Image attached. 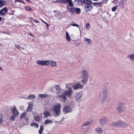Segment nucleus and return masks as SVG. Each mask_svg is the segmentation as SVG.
I'll list each match as a JSON object with an SVG mask.
<instances>
[{"mask_svg": "<svg viewBox=\"0 0 134 134\" xmlns=\"http://www.w3.org/2000/svg\"><path fill=\"white\" fill-rule=\"evenodd\" d=\"M82 77L81 81L83 84H86L88 80V71L86 70H82L81 72Z\"/></svg>", "mask_w": 134, "mask_h": 134, "instance_id": "obj_1", "label": "nucleus"}, {"mask_svg": "<svg viewBox=\"0 0 134 134\" xmlns=\"http://www.w3.org/2000/svg\"><path fill=\"white\" fill-rule=\"evenodd\" d=\"M61 105L60 104L57 103L55 104L53 107V110L57 116L59 115L60 113V108Z\"/></svg>", "mask_w": 134, "mask_h": 134, "instance_id": "obj_2", "label": "nucleus"}, {"mask_svg": "<svg viewBox=\"0 0 134 134\" xmlns=\"http://www.w3.org/2000/svg\"><path fill=\"white\" fill-rule=\"evenodd\" d=\"M69 84H67L66 85V87L68 89V90L65 91L64 94L65 96L70 97L73 91L71 87L68 86Z\"/></svg>", "mask_w": 134, "mask_h": 134, "instance_id": "obj_3", "label": "nucleus"}, {"mask_svg": "<svg viewBox=\"0 0 134 134\" xmlns=\"http://www.w3.org/2000/svg\"><path fill=\"white\" fill-rule=\"evenodd\" d=\"M99 120L100 124L102 126L105 125L107 124V120L105 117H101L99 119Z\"/></svg>", "mask_w": 134, "mask_h": 134, "instance_id": "obj_4", "label": "nucleus"}, {"mask_svg": "<svg viewBox=\"0 0 134 134\" xmlns=\"http://www.w3.org/2000/svg\"><path fill=\"white\" fill-rule=\"evenodd\" d=\"M82 95L80 92H76L75 94L74 98L75 100L77 101L82 98Z\"/></svg>", "mask_w": 134, "mask_h": 134, "instance_id": "obj_5", "label": "nucleus"}, {"mask_svg": "<svg viewBox=\"0 0 134 134\" xmlns=\"http://www.w3.org/2000/svg\"><path fill=\"white\" fill-rule=\"evenodd\" d=\"M68 11L71 13H73L75 12V8L73 5V3L69 4L68 6L67 7Z\"/></svg>", "mask_w": 134, "mask_h": 134, "instance_id": "obj_6", "label": "nucleus"}, {"mask_svg": "<svg viewBox=\"0 0 134 134\" xmlns=\"http://www.w3.org/2000/svg\"><path fill=\"white\" fill-rule=\"evenodd\" d=\"M72 108L71 107L69 106H66L63 109V112L64 114H66L68 113L71 112Z\"/></svg>", "mask_w": 134, "mask_h": 134, "instance_id": "obj_7", "label": "nucleus"}, {"mask_svg": "<svg viewBox=\"0 0 134 134\" xmlns=\"http://www.w3.org/2000/svg\"><path fill=\"white\" fill-rule=\"evenodd\" d=\"M72 87L73 89L75 90L79 89L82 88L83 87V86L80 83H77L73 85Z\"/></svg>", "mask_w": 134, "mask_h": 134, "instance_id": "obj_8", "label": "nucleus"}, {"mask_svg": "<svg viewBox=\"0 0 134 134\" xmlns=\"http://www.w3.org/2000/svg\"><path fill=\"white\" fill-rule=\"evenodd\" d=\"M8 11V9L6 7L3 8L0 11V16L4 15L7 13Z\"/></svg>", "mask_w": 134, "mask_h": 134, "instance_id": "obj_9", "label": "nucleus"}, {"mask_svg": "<svg viewBox=\"0 0 134 134\" xmlns=\"http://www.w3.org/2000/svg\"><path fill=\"white\" fill-rule=\"evenodd\" d=\"M12 111L13 115H14L15 116L19 114V112L17 111L15 107L12 109Z\"/></svg>", "mask_w": 134, "mask_h": 134, "instance_id": "obj_10", "label": "nucleus"}, {"mask_svg": "<svg viewBox=\"0 0 134 134\" xmlns=\"http://www.w3.org/2000/svg\"><path fill=\"white\" fill-rule=\"evenodd\" d=\"M55 88L57 91L56 93L57 94L60 93L62 92V89L59 85H57L55 86Z\"/></svg>", "mask_w": 134, "mask_h": 134, "instance_id": "obj_11", "label": "nucleus"}, {"mask_svg": "<svg viewBox=\"0 0 134 134\" xmlns=\"http://www.w3.org/2000/svg\"><path fill=\"white\" fill-rule=\"evenodd\" d=\"M65 39L68 42H70L71 40V38L68 32H66Z\"/></svg>", "mask_w": 134, "mask_h": 134, "instance_id": "obj_12", "label": "nucleus"}, {"mask_svg": "<svg viewBox=\"0 0 134 134\" xmlns=\"http://www.w3.org/2000/svg\"><path fill=\"white\" fill-rule=\"evenodd\" d=\"M59 3H62V2H64L65 3H68L69 5L72 3V0H62L60 1H58Z\"/></svg>", "mask_w": 134, "mask_h": 134, "instance_id": "obj_13", "label": "nucleus"}, {"mask_svg": "<svg viewBox=\"0 0 134 134\" xmlns=\"http://www.w3.org/2000/svg\"><path fill=\"white\" fill-rule=\"evenodd\" d=\"M57 98L59 99H61L62 98L65 101L66 99V97L64 94H62L58 96H57Z\"/></svg>", "mask_w": 134, "mask_h": 134, "instance_id": "obj_14", "label": "nucleus"}, {"mask_svg": "<svg viewBox=\"0 0 134 134\" xmlns=\"http://www.w3.org/2000/svg\"><path fill=\"white\" fill-rule=\"evenodd\" d=\"M91 7L88 5H85V11L87 12L91 10Z\"/></svg>", "mask_w": 134, "mask_h": 134, "instance_id": "obj_15", "label": "nucleus"}, {"mask_svg": "<svg viewBox=\"0 0 134 134\" xmlns=\"http://www.w3.org/2000/svg\"><path fill=\"white\" fill-rule=\"evenodd\" d=\"M125 104L123 102H120L118 104V107L124 108L125 107Z\"/></svg>", "mask_w": 134, "mask_h": 134, "instance_id": "obj_16", "label": "nucleus"}, {"mask_svg": "<svg viewBox=\"0 0 134 134\" xmlns=\"http://www.w3.org/2000/svg\"><path fill=\"white\" fill-rule=\"evenodd\" d=\"M42 66H48L50 64V62L48 60H43Z\"/></svg>", "mask_w": 134, "mask_h": 134, "instance_id": "obj_17", "label": "nucleus"}, {"mask_svg": "<svg viewBox=\"0 0 134 134\" xmlns=\"http://www.w3.org/2000/svg\"><path fill=\"white\" fill-rule=\"evenodd\" d=\"M43 114L45 118H47L50 115V112L48 111H46L43 113Z\"/></svg>", "mask_w": 134, "mask_h": 134, "instance_id": "obj_18", "label": "nucleus"}, {"mask_svg": "<svg viewBox=\"0 0 134 134\" xmlns=\"http://www.w3.org/2000/svg\"><path fill=\"white\" fill-rule=\"evenodd\" d=\"M108 98V94H102V99L103 100H107Z\"/></svg>", "mask_w": 134, "mask_h": 134, "instance_id": "obj_19", "label": "nucleus"}, {"mask_svg": "<svg viewBox=\"0 0 134 134\" xmlns=\"http://www.w3.org/2000/svg\"><path fill=\"white\" fill-rule=\"evenodd\" d=\"M123 108L117 107L116 108V110L120 113H122L124 112V110Z\"/></svg>", "mask_w": 134, "mask_h": 134, "instance_id": "obj_20", "label": "nucleus"}, {"mask_svg": "<svg viewBox=\"0 0 134 134\" xmlns=\"http://www.w3.org/2000/svg\"><path fill=\"white\" fill-rule=\"evenodd\" d=\"M34 119L36 121H40L42 119L41 117L38 116H35L34 117Z\"/></svg>", "mask_w": 134, "mask_h": 134, "instance_id": "obj_21", "label": "nucleus"}, {"mask_svg": "<svg viewBox=\"0 0 134 134\" xmlns=\"http://www.w3.org/2000/svg\"><path fill=\"white\" fill-rule=\"evenodd\" d=\"M128 126V125L126 123L121 121L120 127H127Z\"/></svg>", "mask_w": 134, "mask_h": 134, "instance_id": "obj_22", "label": "nucleus"}, {"mask_svg": "<svg viewBox=\"0 0 134 134\" xmlns=\"http://www.w3.org/2000/svg\"><path fill=\"white\" fill-rule=\"evenodd\" d=\"M6 1L4 0H0V7H2L5 4Z\"/></svg>", "mask_w": 134, "mask_h": 134, "instance_id": "obj_23", "label": "nucleus"}, {"mask_svg": "<svg viewBox=\"0 0 134 134\" xmlns=\"http://www.w3.org/2000/svg\"><path fill=\"white\" fill-rule=\"evenodd\" d=\"M84 40L85 41L87 42V44H90L92 42L91 40L86 38H85Z\"/></svg>", "mask_w": 134, "mask_h": 134, "instance_id": "obj_24", "label": "nucleus"}, {"mask_svg": "<svg viewBox=\"0 0 134 134\" xmlns=\"http://www.w3.org/2000/svg\"><path fill=\"white\" fill-rule=\"evenodd\" d=\"M53 121L51 120L47 119L46 120L44 124H51L53 123Z\"/></svg>", "mask_w": 134, "mask_h": 134, "instance_id": "obj_25", "label": "nucleus"}, {"mask_svg": "<svg viewBox=\"0 0 134 134\" xmlns=\"http://www.w3.org/2000/svg\"><path fill=\"white\" fill-rule=\"evenodd\" d=\"M95 130L100 133L102 132V131L100 127L97 128L95 129Z\"/></svg>", "mask_w": 134, "mask_h": 134, "instance_id": "obj_26", "label": "nucleus"}, {"mask_svg": "<svg viewBox=\"0 0 134 134\" xmlns=\"http://www.w3.org/2000/svg\"><path fill=\"white\" fill-rule=\"evenodd\" d=\"M76 12L77 14H79L81 12V10L79 8H75V12Z\"/></svg>", "mask_w": 134, "mask_h": 134, "instance_id": "obj_27", "label": "nucleus"}, {"mask_svg": "<svg viewBox=\"0 0 134 134\" xmlns=\"http://www.w3.org/2000/svg\"><path fill=\"white\" fill-rule=\"evenodd\" d=\"M39 96L41 98H45L47 97V95L46 94H39Z\"/></svg>", "mask_w": 134, "mask_h": 134, "instance_id": "obj_28", "label": "nucleus"}, {"mask_svg": "<svg viewBox=\"0 0 134 134\" xmlns=\"http://www.w3.org/2000/svg\"><path fill=\"white\" fill-rule=\"evenodd\" d=\"M127 57L131 60H134V54L128 55Z\"/></svg>", "mask_w": 134, "mask_h": 134, "instance_id": "obj_29", "label": "nucleus"}, {"mask_svg": "<svg viewBox=\"0 0 134 134\" xmlns=\"http://www.w3.org/2000/svg\"><path fill=\"white\" fill-rule=\"evenodd\" d=\"M32 109V104H31L29 105L27 108V111H30Z\"/></svg>", "mask_w": 134, "mask_h": 134, "instance_id": "obj_30", "label": "nucleus"}, {"mask_svg": "<svg viewBox=\"0 0 134 134\" xmlns=\"http://www.w3.org/2000/svg\"><path fill=\"white\" fill-rule=\"evenodd\" d=\"M36 97L33 94H30L28 96L27 98V99H29L31 98H35Z\"/></svg>", "mask_w": 134, "mask_h": 134, "instance_id": "obj_31", "label": "nucleus"}, {"mask_svg": "<svg viewBox=\"0 0 134 134\" xmlns=\"http://www.w3.org/2000/svg\"><path fill=\"white\" fill-rule=\"evenodd\" d=\"M15 47L18 50H21V49H24V48L22 47H20V46H19L18 44H16L15 45Z\"/></svg>", "mask_w": 134, "mask_h": 134, "instance_id": "obj_32", "label": "nucleus"}, {"mask_svg": "<svg viewBox=\"0 0 134 134\" xmlns=\"http://www.w3.org/2000/svg\"><path fill=\"white\" fill-rule=\"evenodd\" d=\"M36 63L39 65H42L43 60H37L36 61Z\"/></svg>", "mask_w": 134, "mask_h": 134, "instance_id": "obj_33", "label": "nucleus"}, {"mask_svg": "<svg viewBox=\"0 0 134 134\" xmlns=\"http://www.w3.org/2000/svg\"><path fill=\"white\" fill-rule=\"evenodd\" d=\"M84 2L86 4H89L91 3V0H83Z\"/></svg>", "mask_w": 134, "mask_h": 134, "instance_id": "obj_34", "label": "nucleus"}, {"mask_svg": "<svg viewBox=\"0 0 134 134\" xmlns=\"http://www.w3.org/2000/svg\"><path fill=\"white\" fill-rule=\"evenodd\" d=\"M43 129V128L42 126H40V130L38 131L40 134H42V132Z\"/></svg>", "mask_w": 134, "mask_h": 134, "instance_id": "obj_35", "label": "nucleus"}, {"mask_svg": "<svg viewBox=\"0 0 134 134\" xmlns=\"http://www.w3.org/2000/svg\"><path fill=\"white\" fill-rule=\"evenodd\" d=\"M31 125L32 126L36 127L37 128L38 127V125L37 124L35 123H31Z\"/></svg>", "mask_w": 134, "mask_h": 134, "instance_id": "obj_36", "label": "nucleus"}, {"mask_svg": "<svg viewBox=\"0 0 134 134\" xmlns=\"http://www.w3.org/2000/svg\"><path fill=\"white\" fill-rule=\"evenodd\" d=\"M102 94H108V90L107 89L105 88L104 89L103 91Z\"/></svg>", "mask_w": 134, "mask_h": 134, "instance_id": "obj_37", "label": "nucleus"}, {"mask_svg": "<svg viewBox=\"0 0 134 134\" xmlns=\"http://www.w3.org/2000/svg\"><path fill=\"white\" fill-rule=\"evenodd\" d=\"M51 65L53 66H57V64L55 61H52L51 63Z\"/></svg>", "mask_w": 134, "mask_h": 134, "instance_id": "obj_38", "label": "nucleus"}, {"mask_svg": "<svg viewBox=\"0 0 134 134\" xmlns=\"http://www.w3.org/2000/svg\"><path fill=\"white\" fill-rule=\"evenodd\" d=\"M92 123V122L91 121H88L86 122L84 124L85 126H87V125H90Z\"/></svg>", "mask_w": 134, "mask_h": 134, "instance_id": "obj_39", "label": "nucleus"}, {"mask_svg": "<svg viewBox=\"0 0 134 134\" xmlns=\"http://www.w3.org/2000/svg\"><path fill=\"white\" fill-rule=\"evenodd\" d=\"M25 115L26 113L25 112H24L21 113L20 116V118H24L25 116Z\"/></svg>", "mask_w": 134, "mask_h": 134, "instance_id": "obj_40", "label": "nucleus"}, {"mask_svg": "<svg viewBox=\"0 0 134 134\" xmlns=\"http://www.w3.org/2000/svg\"><path fill=\"white\" fill-rule=\"evenodd\" d=\"M113 125L114 126L118 127V121L113 122Z\"/></svg>", "mask_w": 134, "mask_h": 134, "instance_id": "obj_41", "label": "nucleus"}, {"mask_svg": "<svg viewBox=\"0 0 134 134\" xmlns=\"http://www.w3.org/2000/svg\"><path fill=\"white\" fill-rule=\"evenodd\" d=\"M90 27V25L89 23H87L86 25V29H89Z\"/></svg>", "mask_w": 134, "mask_h": 134, "instance_id": "obj_42", "label": "nucleus"}, {"mask_svg": "<svg viewBox=\"0 0 134 134\" xmlns=\"http://www.w3.org/2000/svg\"><path fill=\"white\" fill-rule=\"evenodd\" d=\"M70 25L73 26H76L77 27H78L79 26L78 25L74 23H71Z\"/></svg>", "mask_w": 134, "mask_h": 134, "instance_id": "obj_43", "label": "nucleus"}, {"mask_svg": "<svg viewBox=\"0 0 134 134\" xmlns=\"http://www.w3.org/2000/svg\"><path fill=\"white\" fill-rule=\"evenodd\" d=\"M117 9V7L116 6L113 7L112 8V10L113 12H115Z\"/></svg>", "mask_w": 134, "mask_h": 134, "instance_id": "obj_44", "label": "nucleus"}, {"mask_svg": "<svg viewBox=\"0 0 134 134\" xmlns=\"http://www.w3.org/2000/svg\"><path fill=\"white\" fill-rule=\"evenodd\" d=\"M2 116H0V124H2L3 121V118Z\"/></svg>", "mask_w": 134, "mask_h": 134, "instance_id": "obj_45", "label": "nucleus"}, {"mask_svg": "<svg viewBox=\"0 0 134 134\" xmlns=\"http://www.w3.org/2000/svg\"><path fill=\"white\" fill-rule=\"evenodd\" d=\"M25 8L26 10H31V9L29 6H26Z\"/></svg>", "mask_w": 134, "mask_h": 134, "instance_id": "obj_46", "label": "nucleus"}, {"mask_svg": "<svg viewBox=\"0 0 134 134\" xmlns=\"http://www.w3.org/2000/svg\"><path fill=\"white\" fill-rule=\"evenodd\" d=\"M121 121H118V127H120Z\"/></svg>", "mask_w": 134, "mask_h": 134, "instance_id": "obj_47", "label": "nucleus"}, {"mask_svg": "<svg viewBox=\"0 0 134 134\" xmlns=\"http://www.w3.org/2000/svg\"><path fill=\"white\" fill-rule=\"evenodd\" d=\"M15 116H14V115L10 117V119L11 120L14 121L15 120Z\"/></svg>", "mask_w": 134, "mask_h": 134, "instance_id": "obj_48", "label": "nucleus"}, {"mask_svg": "<svg viewBox=\"0 0 134 134\" xmlns=\"http://www.w3.org/2000/svg\"><path fill=\"white\" fill-rule=\"evenodd\" d=\"M118 2V0H114L113 2L114 4H116Z\"/></svg>", "mask_w": 134, "mask_h": 134, "instance_id": "obj_49", "label": "nucleus"}, {"mask_svg": "<svg viewBox=\"0 0 134 134\" xmlns=\"http://www.w3.org/2000/svg\"><path fill=\"white\" fill-rule=\"evenodd\" d=\"M16 1L18 2H22L23 3H24V2L23 1L21 0H16Z\"/></svg>", "mask_w": 134, "mask_h": 134, "instance_id": "obj_50", "label": "nucleus"}, {"mask_svg": "<svg viewBox=\"0 0 134 134\" xmlns=\"http://www.w3.org/2000/svg\"><path fill=\"white\" fill-rule=\"evenodd\" d=\"M34 22L36 23H39V22L37 20H34Z\"/></svg>", "mask_w": 134, "mask_h": 134, "instance_id": "obj_51", "label": "nucleus"}, {"mask_svg": "<svg viewBox=\"0 0 134 134\" xmlns=\"http://www.w3.org/2000/svg\"><path fill=\"white\" fill-rule=\"evenodd\" d=\"M42 21L44 24H45L47 26H49V25L48 24H47V23H46V22L44 21H43V20H42Z\"/></svg>", "mask_w": 134, "mask_h": 134, "instance_id": "obj_52", "label": "nucleus"}, {"mask_svg": "<svg viewBox=\"0 0 134 134\" xmlns=\"http://www.w3.org/2000/svg\"><path fill=\"white\" fill-rule=\"evenodd\" d=\"M62 1V0H57V1H55V3H59V2H58V1Z\"/></svg>", "mask_w": 134, "mask_h": 134, "instance_id": "obj_53", "label": "nucleus"}, {"mask_svg": "<svg viewBox=\"0 0 134 134\" xmlns=\"http://www.w3.org/2000/svg\"><path fill=\"white\" fill-rule=\"evenodd\" d=\"M29 34H30V36H33V35L32 34H31V33H29Z\"/></svg>", "mask_w": 134, "mask_h": 134, "instance_id": "obj_54", "label": "nucleus"}, {"mask_svg": "<svg viewBox=\"0 0 134 134\" xmlns=\"http://www.w3.org/2000/svg\"><path fill=\"white\" fill-rule=\"evenodd\" d=\"M2 20V17H0V21Z\"/></svg>", "mask_w": 134, "mask_h": 134, "instance_id": "obj_55", "label": "nucleus"}, {"mask_svg": "<svg viewBox=\"0 0 134 134\" xmlns=\"http://www.w3.org/2000/svg\"><path fill=\"white\" fill-rule=\"evenodd\" d=\"M0 70H3L2 69L1 67H0Z\"/></svg>", "mask_w": 134, "mask_h": 134, "instance_id": "obj_56", "label": "nucleus"}, {"mask_svg": "<svg viewBox=\"0 0 134 134\" xmlns=\"http://www.w3.org/2000/svg\"><path fill=\"white\" fill-rule=\"evenodd\" d=\"M27 1L29 2V0H26Z\"/></svg>", "mask_w": 134, "mask_h": 134, "instance_id": "obj_57", "label": "nucleus"}]
</instances>
